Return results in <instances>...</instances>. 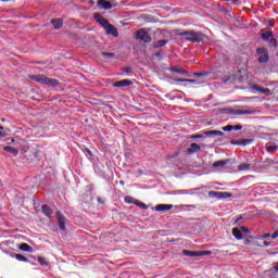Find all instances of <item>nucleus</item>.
<instances>
[{
	"label": "nucleus",
	"mask_w": 278,
	"mask_h": 278,
	"mask_svg": "<svg viewBox=\"0 0 278 278\" xmlns=\"http://www.w3.org/2000/svg\"><path fill=\"white\" fill-rule=\"evenodd\" d=\"M37 262H39V264L41 266H49V263L47 262V258H45V257H38Z\"/></svg>",
	"instance_id": "obj_32"
},
{
	"label": "nucleus",
	"mask_w": 278,
	"mask_h": 278,
	"mask_svg": "<svg viewBox=\"0 0 278 278\" xmlns=\"http://www.w3.org/2000/svg\"><path fill=\"white\" fill-rule=\"evenodd\" d=\"M181 207H190V210H197V205H194V204H190V205L184 204V205H181Z\"/></svg>",
	"instance_id": "obj_40"
},
{
	"label": "nucleus",
	"mask_w": 278,
	"mask_h": 278,
	"mask_svg": "<svg viewBox=\"0 0 278 278\" xmlns=\"http://www.w3.org/2000/svg\"><path fill=\"white\" fill-rule=\"evenodd\" d=\"M223 131H233V126L232 125L224 126Z\"/></svg>",
	"instance_id": "obj_36"
},
{
	"label": "nucleus",
	"mask_w": 278,
	"mask_h": 278,
	"mask_svg": "<svg viewBox=\"0 0 278 278\" xmlns=\"http://www.w3.org/2000/svg\"><path fill=\"white\" fill-rule=\"evenodd\" d=\"M224 84H227V80H224Z\"/></svg>",
	"instance_id": "obj_50"
},
{
	"label": "nucleus",
	"mask_w": 278,
	"mask_h": 278,
	"mask_svg": "<svg viewBox=\"0 0 278 278\" xmlns=\"http://www.w3.org/2000/svg\"><path fill=\"white\" fill-rule=\"evenodd\" d=\"M237 114H240V115L253 114V110H251V109H241V110H237Z\"/></svg>",
	"instance_id": "obj_25"
},
{
	"label": "nucleus",
	"mask_w": 278,
	"mask_h": 278,
	"mask_svg": "<svg viewBox=\"0 0 278 278\" xmlns=\"http://www.w3.org/2000/svg\"><path fill=\"white\" fill-rule=\"evenodd\" d=\"M197 151H201V147L197 143H191V147L187 150V153L192 155V153H197Z\"/></svg>",
	"instance_id": "obj_12"
},
{
	"label": "nucleus",
	"mask_w": 278,
	"mask_h": 278,
	"mask_svg": "<svg viewBox=\"0 0 278 278\" xmlns=\"http://www.w3.org/2000/svg\"><path fill=\"white\" fill-rule=\"evenodd\" d=\"M232 129H235V131H240V129H242V125L232 126Z\"/></svg>",
	"instance_id": "obj_41"
},
{
	"label": "nucleus",
	"mask_w": 278,
	"mask_h": 278,
	"mask_svg": "<svg viewBox=\"0 0 278 278\" xmlns=\"http://www.w3.org/2000/svg\"><path fill=\"white\" fill-rule=\"evenodd\" d=\"M176 81H186L187 84H199L195 79L178 78Z\"/></svg>",
	"instance_id": "obj_30"
},
{
	"label": "nucleus",
	"mask_w": 278,
	"mask_h": 278,
	"mask_svg": "<svg viewBox=\"0 0 278 278\" xmlns=\"http://www.w3.org/2000/svg\"><path fill=\"white\" fill-rule=\"evenodd\" d=\"M178 194H190V192L188 190H181L178 191Z\"/></svg>",
	"instance_id": "obj_43"
},
{
	"label": "nucleus",
	"mask_w": 278,
	"mask_h": 278,
	"mask_svg": "<svg viewBox=\"0 0 278 278\" xmlns=\"http://www.w3.org/2000/svg\"><path fill=\"white\" fill-rule=\"evenodd\" d=\"M262 238H263V239L270 238V233H268V232H267V233H264V235L262 236Z\"/></svg>",
	"instance_id": "obj_47"
},
{
	"label": "nucleus",
	"mask_w": 278,
	"mask_h": 278,
	"mask_svg": "<svg viewBox=\"0 0 278 278\" xmlns=\"http://www.w3.org/2000/svg\"><path fill=\"white\" fill-rule=\"evenodd\" d=\"M251 168H253V164L252 163H243L240 164L238 166V170L242 172V170H251Z\"/></svg>",
	"instance_id": "obj_16"
},
{
	"label": "nucleus",
	"mask_w": 278,
	"mask_h": 278,
	"mask_svg": "<svg viewBox=\"0 0 278 278\" xmlns=\"http://www.w3.org/2000/svg\"><path fill=\"white\" fill-rule=\"evenodd\" d=\"M135 205H137V207H141V210H149V205H147L138 200L135 202Z\"/></svg>",
	"instance_id": "obj_31"
},
{
	"label": "nucleus",
	"mask_w": 278,
	"mask_h": 278,
	"mask_svg": "<svg viewBox=\"0 0 278 278\" xmlns=\"http://www.w3.org/2000/svg\"><path fill=\"white\" fill-rule=\"evenodd\" d=\"M211 72L194 73V77H210Z\"/></svg>",
	"instance_id": "obj_29"
},
{
	"label": "nucleus",
	"mask_w": 278,
	"mask_h": 278,
	"mask_svg": "<svg viewBox=\"0 0 278 278\" xmlns=\"http://www.w3.org/2000/svg\"><path fill=\"white\" fill-rule=\"evenodd\" d=\"M261 38L263 40H268L269 38H273V31H266L261 35Z\"/></svg>",
	"instance_id": "obj_28"
},
{
	"label": "nucleus",
	"mask_w": 278,
	"mask_h": 278,
	"mask_svg": "<svg viewBox=\"0 0 278 278\" xmlns=\"http://www.w3.org/2000/svg\"><path fill=\"white\" fill-rule=\"evenodd\" d=\"M39 84H43L45 86H51L52 88H56V86H60V81L54 78H49L47 76H37L35 78Z\"/></svg>",
	"instance_id": "obj_2"
},
{
	"label": "nucleus",
	"mask_w": 278,
	"mask_h": 278,
	"mask_svg": "<svg viewBox=\"0 0 278 278\" xmlns=\"http://www.w3.org/2000/svg\"><path fill=\"white\" fill-rule=\"evenodd\" d=\"M264 244H265L266 247H270V242H268V241H265Z\"/></svg>",
	"instance_id": "obj_49"
},
{
	"label": "nucleus",
	"mask_w": 278,
	"mask_h": 278,
	"mask_svg": "<svg viewBox=\"0 0 278 278\" xmlns=\"http://www.w3.org/2000/svg\"><path fill=\"white\" fill-rule=\"evenodd\" d=\"M252 90H254V92H258L260 94H266V97H270V89L268 88H263L257 85H254L252 87Z\"/></svg>",
	"instance_id": "obj_6"
},
{
	"label": "nucleus",
	"mask_w": 278,
	"mask_h": 278,
	"mask_svg": "<svg viewBox=\"0 0 278 278\" xmlns=\"http://www.w3.org/2000/svg\"><path fill=\"white\" fill-rule=\"evenodd\" d=\"M4 151H7V153H11L12 155H14V157H16V155H18V150H16L12 146L4 147Z\"/></svg>",
	"instance_id": "obj_15"
},
{
	"label": "nucleus",
	"mask_w": 278,
	"mask_h": 278,
	"mask_svg": "<svg viewBox=\"0 0 278 278\" xmlns=\"http://www.w3.org/2000/svg\"><path fill=\"white\" fill-rule=\"evenodd\" d=\"M252 140L251 139H243L241 141V144H243V147H247V144H251Z\"/></svg>",
	"instance_id": "obj_39"
},
{
	"label": "nucleus",
	"mask_w": 278,
	"mask_h": 278,
	"mask_svg": "<svg viewBox=\"0 0 278 278\" xmlns=\"http://www.w3.org/2000/svg\"><path fill=\"white\" fill-rule=\"evenodd\" d=\"M240 231H243L244 233H249V228L242 226Z\"/></svg>",
	"instance_id": "obj_44"
},
{
	"label": "nucleus",
	"mask_w": 278,
	"mask_h": 278,
	"mask_svg": "<svg viewBox=\"0 0 278 278\" xmlns=\"http://www.w3.org/2000/svg\"><path fill=\"white\" fill-rule=\"evenodd\" d=\"M98 3H99V5H102V8L104 10H112V3L111 2H108L105 0H99Z\"/></svg>",
	"instance_id": "obj_18"
},
{
	"label": "nucleus",
	"mask_w": 278,
	"mask_h": 278,
	"mask_svg": "<svg viewBox=\"0 0 278 278\" xmlns=\"http://www.w3.org/2000/svg\"><path fill=\"white\" fill-rule=\"evenodd\" d=\"M103 58H114V53L112 52H102Z\"/></svg>",
	"instance_id": "obj_38"
},
{
	"label": "nucleus",
	"mask_w": 278,
	"mask_h": 278,
	"mask_svg": "<svg viewBox=\"0 0 278 278\" xmlns=\"http://www.w3.org/2000/svg\"><path fill=\"white\" fill-rule=\"evenodd\" d=\"M21 251H25L26 253H31V247L27 243H22L20 245Z\"/></svg>",
	"instance_id": "obj_24"
},
{
	"label": "nucleus",
	"mask_w": 278,
	"mask_h": 278,
	"mask_svg": "<svg viewBox=\"0 0 278 278\" xmlns=\"http://www.w3.org/2000/svg\"><path fill=\"white\" fill-rule=\"evenodd\" d=\"M270 60V56L267 54H261V56L258 58V63L260 64H266V62H268Z\"/></svg>",
	"instance_id": "obj_22"
},
{
	"label": "nucleus",
	"mask_w": 278,
	"mask_h": 278,
	"mask_svg": "<svg viewBox=\"0 0 278 278\" xmlns=\"http://www.w3.org/2000/svg\"><path fill=\"white\" fill-rule=\"evenodd\" d=\"M136 201H138V200H135L134 198H131L129 195L125 197V203H129V204L134 203L136 205Z\"/></svg>",
	"instance_id": "obj_34"
},
{
	"label": "nucleus",
	"mask_w": 278,
	"mask_h": 278,
	"mask_svg": "<svg viewBox=\"0 0 278 278\" xmlns=\"http://www.w3.org/2000/svg\"><path fill=\"white\" fill-rule=\"evenodd\" d=\"M136 38L137 40H141V42H146V43H149L153 40L151 38V35H149V31L144 28H141L136 33Z\"/></svg>",
	"instance_id": "obj_3"
},
{
	"label": "nucleus",
	"mask_w": 278,
	"mask_h": 278,
	"mask_svg": "<svg viewBox=\"0 0 278 278\" xmlns=\"http://www.w3.org/2000/svg\"><path fill=\"white\" fill-rule=\"evenodd\" d=\"M166 45H168V40H157L153 43V49H162V47H166Z\"/></svg>",
	"instance_id": "obj_10"
},
{
	"label": "nucleus",
	"mask_w": 278,
	"mask_h": 278,
	"mask_svg": "<svg viewBox=\"0 0 278 278\" xmlns=\"http://www.w3.org/2000/svg\"><path fill=\"white\" fill-rule=\"evenodd\" d=\"M231 193L229 192H222L220 199H230Z\"/></svg>",
	"instance_id": "obj_37"
},
{
	"label": "nucleus",
	"mask_w": 278,
	"mask_h": 278,
	"mask_svg": "<svg viewBox=\"0 0 278 278\" xmlns=\"http://www.w3.org/2000/svg\"><path fill=\"white\" fill-rule=\"evenodd\" d=\"M268 54V50L266 48H257L256 49V55H266Z\"/></svg>",
	"instance_id": "obj_27"
},
{
	"label": "nucleus",
	"mask_w": 278,
	"mask_h": 278,
	"mask_svg": "<svg viewBox=\"0 0 278 278\" xmlns=\"http://www.w3.org/2000/svg\"><path fill=\"white\" fill-rule=\"evenodd\" d=\"M182 255L187 257H203V255H212V251H190V250H182Z\"/></svg>",
	"instance_id": "obj_4"
},
{
	"label": "nucleus",
	"mask_w": 278,
	"mask_h": 278,
	"mask_svg": "<svg viewBox=\"0 0 278 278\" xmlns=\"http://www.w3.org/2000/svg\"><path fill=\"white\" fill-rule=\"evenodd\" d=\"M123 71L124 73H131V67H124Z\"/></svg>",
	"instance_id": "obj_45"
},
{
	"label": "nucleus",
	"mask_w": 278,
	"mask_h": 278,
	"mask_svg": "<svg viewBox=\"0 0 278 278\" xmlns=\"http://www.w3.org/2000/svg\"><path fill=\"white\" fill-rule=\"evenodd\" d=\"M131 80L128 79H124V80H119V81H115L113 84L114 88H125L127 86H131Z\"/></svg>",
	"instance_id": "obj_8"
},
{
	"label": "nucleus",
	"mask_w": 278,
	"mask_h": 278,
	"mask_svg": "<svg viewBox=\"0 0 278 278\" xmlns=\"http://www.w3.org/2000/svg\"><path fill=\"white\" fill-rule=\"evenodd\" d=\"M205 136H225V132L220 130H208L205 132Z\"/></svg>",
	"instance_id": "obj_23"
},
{
	"label": "nucleus",
	"mask_w": 278,
	"mask_h": 278,
	"mask_svg": "<svg viewBox=\"0 0 278 278\" xmlns=\"http://www.w3.org/2000/svg\"><path fill=\"white\" fill-rule=\"evenodd\" d=\"M208 197L211 199H220V197H223V192H220V191H210Z\"/></svg>",
	"instance_id": "obj_20"
},
{
	"label": "nucleus",
	"mask_w": 278,
	"mask_h": 278,
	"mask_svg": "<svg viewBox=\"0 0 278 278\" xmlns=\"http://www.w3.org/2000/svg\"><path fill=\"white\" fill-rule=\"evenodd\" d=\"M15 260L18 262H28L27 257L23 256L22 254H15Z\"/></svg>",
	"instance_id": "obj_33"
},
{
	"label": "nucleus",
	"mask_w": 278,
	"mask_h": 278,
	"mask_svg": "<svg viewBox=\"0 0 278 278\" xmlns=\"http://www.w3.org/2000/svg\"><path fill=\"white\" fill-rule=\"evenodd\" d=\"M268 47H270L271 49H277V47H278L277 39H275V38L269 39Z\"/></svg>",
	"instance_id": "obj_26"
},
{
	"label": "nucleus",
	"mask_w": 278,
	"mask_h": 278,
	"mask_svg": "<svg viewBox=\"0 0 278 278\" xmlns=\"http://www.w3.org/2000/svg\"><path fill=\"white\" fill-rule=\"evenodd\" d=\"M232 236L237 239V240H242V231L238 228H233L232 229Z\"/></svg>",
	"instance_id": "obj_21"
},
{
	"label": "nucleus",
	"mask_w": 278,
	"mask_h": 278,
	"mask_svg": "<svg viewBox=\"0 0 278 278\" xmlns=\"http://www.w3.org/2000/svg\"><path fill=\"white\" fill-rule=\"evenodd\" d=\"M266 149L269 153H275V151H278V144H273V142H268L266 144Z\"/></svg>",
	"instance_id": "obj_19"
},
{
	"label": "nucleus",
	"mask_w": 278,
	"mask_h": 278,
	"mask_svg": "<svg viewBox=\"0 0 278 278\" xmlns=\"http://www.w3.org/2000/svg\"><path fill=\"white\" fill-rule=\"evenodd\" d=\"M274 269L276 270V273H278V262L275 263Z\"/></svg>",
	"instance_id": "obj_48"
},
{
	"label": "nucleus",
	"mask_w": 278,
	"mask_h": 278,
	"mask_svg": "<svg viewBox=\"0 0 278 278\" xmlns=\"http://www.w3.org/2000/svg\"><path fill=\"white\" fill-rule=\"evenodd\" d=\"M228 162L229 161H227V160H220V161L214 162L213 168H223L226 166V164H228Z\"/></svg>",
	"instance_id": "obj_14"
},
{
	"label": "nucleus",
	"mask_w": 278,
	"mask_h": 278,
	"mask_svg": "<svg viewBox=\"0 0 278 278\" xmlns=\"http://www.w3.org/2000/svg\"><path fill=\"white\" fill-rule=\"evenodd\" d=\"M56 218L59 223V229L64 231V229H66V219L64 218V216H62V214H60V212L56 213Z\"/></svg>",
	"instance_id": "obj_7"
},
{
	"label": "nucleus",
	"mask_w": 278,
	"mask_h": 278,
	"mask_svg": "<svg viewBox=\"0 0 278 278\" xmlns=\"http://www.w3.org/2000/svg\"><path fill=\"white\" fill-rule=\"evenodd\" d=\"M176 73H179V75H186V71L184 70H177Z\"/></svg>",
	"instance_id": "obj_46"
},
{
	"label": "nucleus",
	"mask_w": 278,
	"mask_h": 278,
	"mask_svg": "<svg viewBox=\"0 0 278 278\" xmlns=\"http://www.w3.org/2000/svg\"><path fill=\"white\" fill-rule=\"evenodd\" d=\"M94 20L97 21V23L101 24V26L103 27L104 25H108V20H105L103 16H101V14H94Z\"/></svg>",
	"instance_id": "obj_13"
},
{
	"label": "nucleus",
	"mask_w": 278,
	"mask_h": 278,
	"mask_svg": "<svg viewBox=\"0 0 278 278\" xmlns=\"http://www.w3.org/2000/svg\"><path fill=\"white\" fill-rule=\"evenodd\" d=\"M51 24L53 25L54 29H62V26L64 25V23L62 22V20H52Z\"/></svg>",
	"instance_id": "obj_17"
},
{
	"label": "nucleus",
	"mask_w": 278,
	"mask_h": 278,
	"mask_svg": "<svg viewBox=\"0 0 278 278\" xmlns=\"http://www.w3.org/2000/svg\"><path fill=\"white\" fill-rule=\"evenodd\" d=\"M104 31L108 34V36H113L114 38H118V29H116L114 27V25L110 24V22H108L104 26H103Z\"/></svg>",
	"instance_id": "obj_5"
},
{
	"label": "nucleus",
	"mask_w": 278,
	"mask_h": 278,
	"mask_svg": "<svg viewBox=\"0 0 278 278\" xmlns=\"http://www.w3.org/2000/svg\"><path fill=\"white\" fill-rule=\"evenodd\" d=\"M278 237V230H276L273 235H271V239L273 240H277Z\"/></svg>",
	"instance_id": "obj_42"
},
{
	"label": "nucleus",
	"mask_w": 278,
	"mask_h": 278,
	"mask_svg": "<svg viewBox=\"0 0 278 278\" xmlns=\"http://www.w3.org/2000/svg\"><path fill=\"white\" fill-rule=\"evenodd\" d=\"M179 36L186 37L185 40L187 42H203L205 40V35L200 31L189 30V31H182L179 34Z\"/></svg>",
	"instance_id": "obj_1"
},
{
	"label": "nucleus",
	"mask_w": 278,
	"mask_h": 278,
	"mask_svg": "<svg viewBox=\"0 0 278 278\" xmlns=\"http://www.w3.org/2000/svg\"><path fill=\"white\" fill-rule=\"evenodd\" d=\"M8 136V130L5 128L0 127V138H5Z\"/></svg>",
	"instance_id": "obj_35"
},
{
	"label": "nucleus",
	"mask_w": 278,
	"mask_h": 278,
	"mask_svg": "<svg viewBox=\"0 0 278 278\" xmlns=\"http://www.w3.org/2000/svg\"><path fill=\"white\" fill-rule=\"evenodd\" d=\"M41 212L45 216H47L48 218H51V216H53V210H51L50 205L43 204L41 206Z\"/></svg>",
	"instance_id": "obj_9"
},
{
	"label": "nucleus",
	"mask_w": 278,
	"mask_h": 278,
	"mask_svg": "<svg viewBox=\"0 0 278 278\" xmlns=\"http://www.w3.org/2000/svg\"><path fill=\"white\" fill-rule=\"evenodd\" d=\"M173 207V204H159L156 205V212H168Z\"/></svg>",
	"instance_id": "obj_11"
}]
</instances>
